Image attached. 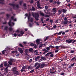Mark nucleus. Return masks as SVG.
Listing matches in <instances>:
<instances>
[{
  "instance_id": "57",
  "label": "nucleus",
  "mask_w": 76,
  "mask_h": 76,
  "mask_svg": "<svg viewBox=\"0 0 76 76\" xmlns=\"http://www.w3.org/2000/svg\"><path fill=\"white\" fill-rule=\"evenodd\" d=\"M68 68L69 69H71L72 68L71 65L70 66H69L68 67Z\"/></svg>"
},
{
  "instance_id": "40",
  "label": "nucleus",
  "mask_w": 76,
  "mask_h": 76,
  "mask_svg": "<svg viewBox=\"0 0 76 76\" xmlns=\"http://www.w3.org/2000/svg\"><path fill=\"white\" fill-rule=\"evenodd\" d=\"M30 20V21H31V22H33V18H31V19L30 20Z\"/></svg>"
},
{
  "instance_id": "13",
  "label": "nucleus",
  "mask_w": 76,
  "mask_h": 76,
  "mask_svg": "<svg viewBox=\"0 0 76 76\" xmlns=\"http://www.w3.org/2000/svg\"><path fill=\"white\" fill-rule=\"evenodd\" d=\"M45 66V63H42V64L40 65V68H44Z\"/></svg>"
},
{
  "instance_id": "19",
  "label": "nucleus",
  "mask_w": 76,
  "mask_h": 76,
  "mask_svg": "<svg viewBox=\"0 0 76 76\" xmlns=\"http://www.w3.org/2000/svg\"><path fill=\"white\" fill-rule=\"evenodd\" d=\"M42 50L44 52H45L43 53V54H45L48 52V50H46V49H43V50Z\"/></svg>"
},
{
  "instance_id": "17",
  "label": "nucleus",
  "mask_w": 76,
  "mask_h": 76,
  "mask_svg": "<svg viewBox=\"0 0 76 76\" xmlns=\"http://www.w3.org/2000/svg\"><path fill=\"white\" fill-rule=\"evenodd\" d=\"M62 13V10L60 9L59 10H58V15H60Z\"/></svg>"
},
{
  "instance_id": "39",
  "label": "nucleus",
  "mask_w": 76,
  "mask_h": 76,
  "mask_svg": "<svg viewBox=\"0 0 76 76\" xmlns=\"http://www.w3.org/2000/svg\"><path fill=\"white\" fill-rule=\"evenodd\" d=\"M34 69H32V70H31V71H30V73H33V72H34Z\"/></svg>"
},
{
  "instance_id": "47",
  "label": "nucleus",
  "mask_w": 76,
  "mask_h": 76,
  "mask_svg": "<svg viewBox=\"0 0 76 76\" xmlns=\"http://www.w3.org/2000/svg\"><path fill=\"white\" fill-rule=\"evenodd\" d=\"M32 25L31 23H29V26L30 27H31Z\"/></svg>"
},
{
  "instance_id": "59",
  "label": "nucleus",
  "mask_w": 76,
  "mask_h": 76,
  "mask_svg": "<svg viewBox=\"0 0 76 76\" xmlns=\"http://www.w3.org/2000/svg\"><path fill=\"white\" fill-rule=\"evenodd\" d=\"M34 43H31L30 44V45L31 46H34Z\"/></svg>"
},
{
  "instance_id": "11",
  "label": "nucleus",
  "mask_w": 76,
  "mask_h": 76,
  "mask_svg": "<svg viewBox=\"0 0 76 76\" xmlns=\"http://www.w3.org/2000/svg\"><path fill=\"white\" fill-rule=\"evenodd\" d=\"M18 51H19V52H20V53H21V54H22V53H23V50L21 48H19V49H18Z\"/></svg>"
},
{
  "instance_id": "3",
  "label": "nucleus",
  "mask_w": 76,
  "mask_h": 76,
  "mask_svg": "<svg viewBox=\"0 0 76 76\" xmlns=\"http://www.w3.org/2000/svg\"><path fill=\"white\" fill-rule=\"evenodd\" d=\"M16 60L14 59H12V58L10 59V61H8V63L10 65H12L13 64V62H15Z\"/></svg>"
},
{
  "instance_id": "50",
  "label": "nucleus",
  "mask_w": 76,
  "mask_h": 76,
  "mask_svg": "<svg viewBox=\"0 0 76 76\" xmlns=\"http://www.w3.org/2000/svg\"><path fill=\"white\" fill-rule=\"evenodd\" d=\"M8 67H7L6 68H5V71H8Z\"/></svg>"
},
{
  "instance_id": "53",
  "label": "nucleus",
  "mask_w": 76,
  "mask_h": 76,
  "mask_svg": "<svg viewBox=\"0 0 76 76\" xmlns=\"http://www.w3.org/2000/svg\"><path fill=\"white\" fill-rule=\"evenodd\" d=\"M17 52L16 51H12V53L14 54L15 53H16Z\"/></svg>"
},
{
  "instance_id": "62",
  "label": "nucleus",
  "mask_w": 76,
  "mask_h": 76,
  "mask_svg": "<svg viewBox=\"0 0 76 76\" xmlns=\"http://www.w3.org/2000/svg\"><path fill=\"white\" fill-rule=\"evenodd\" d=\"M34 2V0H31V1H30V3L32 4Z\"/></svg>"
},
{
  "instance_id": "29",
  "label": "nucleus",
  "mask_w": 76,
  "mask_h": 76,
  "mask_svg": "<svg viewBox=\"0 0 76 76\" xmlns=\"http://www.w3.org/2000/svg\"><path fill=\"white\" fill-rule=\"evenodd\" d=\"M40 66V64H39V65H38L37 66V67H36V69H39V68Z\"/></svg>"
},
{
  "instance_id": "63",
  "label": "nucleus",
  "mask_w": 76,
  "mask_h": 76,
  "mask_svg": "<svg viewBox=\"0 0 76 76\" xmlns=\"http://www.w3.org/2000/svg\"><path fill=\"white\" fill-rule=\"evenodd\" d=\"M45 9H47L48 8V6H45Z\"/></svg>"
},
{
  "instance_id": "9",
  "label": "nucleus",
  "mask_w": 76,
  "mask_h": 76,
  "mask_svg": "<svg viewBox=\"0 0 76 76\" xmlns=\"http://www.w3.org/2000/svg\"><path fill=\"white\" fill-rule=\"evenodd\" d=\"M59 47L61 49H67L68 48V46H60Z\"/></svg>"
},
{
  "instance_id": "10",
  "label": "nucleus",
  "mask_w": 76,
  "mask_h": 76,
  "mask_svg": "<svg viewBox=\"0 0 76 76\" xmlns=\"http://www.w3.org/2000/svg\"><path fill=\"white\" fill-rule=\"evenodd\" d=\"M25 15L26 16H28V20H29L31 18V13H29V15L28 14V13H26V14H25Z\"/></svg>"
},
{
  "instance_id": "8",
  "label": "nucleus",
  "mask_w": 76,
  "mask_h": 76,
  "mask_svg": "<svg viewBox=\"0 0 76 76\" xmlns=\"http://www.w3.org/2000/svg\"><path fill=\"white\" fill-rule=\"evenodd\" d=\"M62 33V35H64L65 34V32H62V31H60L58 33V32H56V33H55V34H57L58 35H61Z\"/></svg>"
},
{
  "instance_id": "36",
  "label": "nucleus",
  "mask_w": 76,
  "mask_h": 76,
  "mask_svg": "<svg viewBox=\"0 0 76 76\" xmlns=\"http://www.w3.org/2000/svg\"><path fill=\"white\" fill-rule=\"evenodd\" d=\"M40 4H37V7H39V8H40V9H42V7L40 6Z\"/></svg>"
},
{
  "instance_id": "12",
  "label": "nucleus",
  "mask_w": 76,
  "mask_h": 76,
  "mask_svg": "<svg viewBox=\"0 0 76 76\" xmlns=\"http://www.w3.org/2000/svg\"><path fill=\"white\" fill-rule=\"evenodd\" d=\"M36 43L37 45H39V44H40V40L39 39H37L36 41Z\"/></svg>"
},
{
  "instance_id": "34",
  "label": "nucleus",
  "mask_w": 76,
  "mask_h": 76,
  "mask_svg": "<svg viewBox=\"0 0 76 76\" xmlns=\"http://www.w3.org/2000/svg\"><path fill=\"white\" fill-rule=\"evenodd\" d=\"M41 58L42 59H43V60H46V58H45V57H41Z\"/></svg>"
},
{
  "instance_id": "60",
  "label": "nucleus",
  "mask_w": 76,
  "mask_h": 76,
  "mask_svg": "<svg viewBox=\"0 0 76 76\" xmlns=\"http://www.w3.org/2000/svg\"><path fill=\"white\" fill-rule=\"evenodd\" d=\"M74 50H71V52H70V53H74Z\"/></svg>"
},
{
  "instance_id": "24",
  "label": "nucleus",
  "mask_w": 76,
  "mask_h": 76,
  "mask_svg": "<svg viewBox=\"0 0 76 76\" xmlns=\"http://www.w3.org/2000/svg\"><path fill=\"white\" fill-rule=\"evenodd\" d=\"M27 69H32V66L30 65V66H29L28 67L27 66Z\"/></svg>"
},
{
  "instance_id": "26",
  "label": "nucleus",
  "mask_w": 76,
  "mask_h": 76,
  "mask_svg": "<svg viewBox=\"0 0 76 76\" xmlns=\"http://www.w3.org/2000/svg\"><path fill=\"white\" fill-rule=\"evenodd\" d=\"M76 58V57H74L73 58H72L71 59V61H75V59Z\"/></svg>"
},
{
  "instance_id": "30",
  "label": "nucleus",
  "mask_w": 76,
  "mask_h": 76,
  "mask_svg": "<svg viewBox=\"0 0 76 76\" xmlns=\"http://www.w3.org/2000/svg\"><path fill=\"white\" fill-rule=\"evenodd\" d=\"M62 11L64 13H66L67 12V10L64 9H62Z\"/></svg>"
},
{
  "instance_id": "22",
  "label": "nucleus",
  "mask_w": 76,
  "mask_h": 76,
  "mask_svg": "<svg viewBox=\"0 0 76 76\" xmlns=\"http://www.w3.org/2000/svg\"><path fill=\"white\" fill-rule=\"evenodd\" d=\"M40 56H37L35 58V60H36V61H37V60L39 59V58H40Z\"/></svg>"
},
{
  "instance_id": "43",
  "label": "nucleus",
  "mask_w": 76,
  "mask_h": 76,
  "mask_svg": "<svg viewBox=\"0 0 76 76\" xmlns=\"http://www.w3.org/2000/svg\"><path fill=\"white\" fill-rule=\"evenodd\" d=\"M48 39V37H46V38L45 39V40H44V41H46V40H47V39Z\"/></svg>"
},
{
  "instance_id": "2",
  "label": "nucleus",
  "mask_w": 76,
  "mask_h": 76,
  "mask_svg": "<svg viewBox=\"0 0 76 76\" xmlns=\"http://www.w3.org/2000/svg\"><path fill=\"white\" fill-rule=\"evenodd\" d=\"M32 15L33 17H34L37 20H39L38 18L39 17V15L38 13H36L35 14L34 13H32Z\"/></svg>"
},
{
  "instance_id": "52",
  "label": "nucleus",
  "mask_w": 76,
  "mask_h": 76,
  "mask_svg": "<svg viewBox=\"0 0 76 76\" xmlns=\"http://www.w3.org/2000/svg\"><path fill=\"white\" fill-rule=\"evenodd\" d=\"M53 20H50V22L51 23H53Z\"/></svg>"
},
{
  "instance_id": "49",
  "label": "nucleus",
  "mask_w": 76,
  "mask_h": 76,
  "mask_svg": "<svg viewBox=\"0 0 76 76\" xmlns=\"http://www.w3.org/2000/svg\"><path fill=\"white\" fill-rule=\"evenodd\" d=\"M64 25H66L67 23L66 21H64Z\"/></svg>"
},
{
  "instance_id": "61",
  "label": "nucleus",
  "mask_w": 76,
  "mask_h": 76,
  "mask_svg": "<svg viewBox=\"0 0 76 76\" xmlns=\"http://www.w3.org/2000/svg\"><path fill=\"white\" fill-rule=\"evenodd\" d=\"M59 20L58 19H56V23H58V22Z\"/></svg>"
},
{
  "instance_id": "5",
  "label": "nucleus",
  "mask_w": 76,
  "mask_h": 76,
  "mask_svg": "<svg viewBox=\"0 0 76 76\" xmlns=\"http://www.w3.org/2000/svg\"><path fill=\"white\" fill-rule=\"evenodd\" d=\"M16 67H14V68H13V69H12V71L15 74H16L17 75H19V72L18 71H16Z\"/></svg>"
},
{
  "instance_id": "27",
  "label": "nucleus",
  "mask_w": 76,
  "mask_h": 76,
  "mask_svg": "<svg viewBox=\"0 0 76 76\" xmlns=\"http://www.w3.org/2000/svg\"><path fill=\"white\" fill-rule=\"evenodd\" d=\"M20 34H21V36H22L23 34H24V32L23 31H21L20 32Z\"/></svg>"
},
{
  "instance_id": "45",
  "label": "nucleus",
  "mask_w": 76,
  "mask_h": 76,
  "mask_svg": "<svg viewBox=\"0 0 76 76\" xmlns=\"http://www.w3.org/2000/svg\"><path fill=\"white\" fill-rule=\"evenodd\" d=\"M6 51V50H3V51H2V53L3 54H4L5 53V51Z\"/></svg>"
},
{
  "instance_id": "32",
  "label": "nucleus",
  "mask_w": 76,
  "mask_h": 76,
  "mask_svg": "<svg viewBox=\"0 0 76 76\" xmlns=\"http://www.w3.org/2000/svg\"><path fill=\"white\" fill-rule=\"evenodd\" d=\"M7 62H5L4 63V65L5 66H7Z\"/></svg>"
},
{
  "instance_id": "6",
  "label": "nucleus",
  "mask_w": 76,
  "mask_h": 76,
  "mask_svg": "<svg viewBox=\"0 0 76 76\" xmlns=\"http://www.w3.org/2000/svg\"><path fill=\"white\" fill-rule=\"evenodd\" d=\"M70 39H69V40H66V42H67V43H71L72 42V43L73 44L74 42H75L76 41V40H73V39H71V40H70Z\"/></svg>"
},
{
  "instance_id": "46",
  "label": "nucleus",
  "mask_w": 76,
  "mask_h": 76,
  "mask_svg": "<svg viewBox=\"0 0 76 76\" xmlns=\"http://www.w3.org/2000/svg\"><path fill=\"white\" fill-rule=\"evenodd\" d=\"M38 63H36V64H35L34 66L35 67L37 66V65H38Z\"/></svg>"
},
{
  "instance_id": "21",
  "label": "nucleus",
  "mask_w": 76,
  "mask_h": 76,
  "mask_svg": "<svg viewBox=\"0 0 76 76\" xmlns=\"http://www.w3.org/2000/svg\"><path fill=\"white\" fill-rule=\"evenodd\" d=\"M29 51L30 52H32V53L34 52V50L32 48H31V49H29Z\"/></svg>"
},
{
  "instance_id": "33",
  "label": "nucleus",
  "mask_w": 76,
  "mask_h": 76,
  "mask_svg": "<svg viewBox=\"0 0 76 76\" xmlns=\"http://www.w3.org/2000/svg\"><path fill=\"white\" fill-rule=\"evenodd\" d=\"M36 9L34 7H32V9H31L30 10H34L35 11V10Z\"/></svg>"
},
{
  "instance_id": "14",
  "label": "nucleus",
  "mask_w": 76,
  "mask_h": 76,
  "mask_svg": "<svg viewBox=\"0 0 76 76\" xmlns=\"http://www.w3.org/2000/svg\"><path fill=\"white\" fill-rule=\"evenodd\" d=\"M9 4L10 5V6H12L13 7V9H15V6H16V5H15V4H13L12 3H10Z\"/></svg>"
},
{
  "instance_id": "15",
  "label": "nucleus",
  "mask_w": 76,
  "mask_h": 76,
  "mask_svg": "<svg viewBox=\"0 0 76 76\" xmlns=\"http://www.w3.org/2000/svg\"><path fill=\"white\" fill-rule=\"evenodd\" d=\"M11 19L13 20H14V21H16V20H17L16 18H15V19H14V16H11Z\"/></svg>"
},
{
  "instance_id": "58",
  "label": "nucleus",
  "mask_w": 76,
  "mask_h": 76,
  "mask_svg": "<svg viewBox=\"0 0 76 76\" xmlns=\"http://www.w3.org/2000/svg\"><path fill=\"white\" fill-rule=\"evenodd\" d=\"M32 61H33L32 59H30V61H29V62L30 63H31V62Z\"/></svg>"
},
{
  "instance_id": "44",
  "label": "nucleus",
  "mask_w": 76,
  "mask_h": 76,
  "mask_svg": "<svg viewBox=\"0 0 76 76\" xmlns=\"http://www.w3.org/2000/svg\"><path fill=\"white\" fill-rule=\"evenodd\" d=\"M28 49H26L25 50V52H26V53H28Z\"/></svg>"
},
{
  "instance_id": "55",
  "label": "nucleus",
  "mask_w": 76,
  "mask_h": 76,
  "mask_svg": "<svg viewBox=\"0 0 76 76\" xmlns=\"http://www.w3.org/2000/svg\"><path fill=\"white\" fill-rule=\"evenodd\" d=\"M50 49V48L49 47H47V48H46V49L47 50H49Z\"/></svg>"
},
{
  "instance_id": "4",
  "label": "nucleus",
  "mask_w": 76,
  "mask_h": 76,
  "mask_svg": "<svg viewBox=\"0 0 76 76\" xmlns=\"http://www.w3.org/2000/svg\"><path fill=\"white\" fill-rule=\"evenodd\" d=\"M8 24H9V26H10V27L9 28V29L10 30V31H13V28H12V24H11V20H10V21L8 23Z\"/></svg>"
},
{
  "instance_id": "28",
  "label": "nucleus",
  "mask_w": 76,
  "mask_h": 76,
  "mask_svg": "<svg viewBox=\"0 0 76 76\" xmlns=\"http://www.w3.org/2000/svg\"><path fill=\"white\" fill-rule=\"evenodd\" d=\"M64 20L66 21V23H67L68 22V20H67V18L66 17L64 18Z\"/></svg>"
},
{
  "instance_id": "20",
  "label": "nucleus",
  "mask_w": 76,
  "mask_h": 76,
  "mask_svg": "<svg viewBox=\"0 0 76 76\" xmlns=\"http://www.w3.org/2000/svg\"><path fill=\"white\" fill-rule=\"evenodd\" d=\"M58 4H60L61 3V2L60 1H55V2L53 3L54 4H56L57 3Z\"/></svg>"
},
{
  "instance_id": "42",
  "label": "nucleus",
  "mask_w": 76,
  "mask_h": 76,
  "mask_svg": "<svg viewBox=\"0 0 76 76\" xmlns=\"http://www.w3.org/2000/svg\"><path fill=\"white\" fill-rule=\"evenodd\" d=\"M45 17H50V15H45Z\"/></svg>"
},
{
  "instance_id": "31",
  "label": "nucleus",
  "mask_w": 76,
  "mask_h": 76,
  "mask_svg": "<svg viewBox=\"0 0 76 76\" xmlns=\"http://www.w3.org/2000/svg\"><path fill=\"white\" fill-rule=\"evenodd\" d=\"M11 14H7L6 15V16H7V18H9V17H10V16H11Z\"/></svg>"
},
{
  "instance_id": "48",
  "label": "nucleus",
  "mask_w": 76,
  "mask_h": 76,
  "mask_svg": "<svg viewBox=\"0 0 76 76\" xmlns=\"http://www.w3.org/2000/svg\"><path fill=\"white\" fill-rule=\"evenodd\" d=\"M23 1H20L19 3H20V5H22V4L23 3Z\"/></svg>"
},
{
  "instance_id": "18",
  "label": "nucleus",
  "mask_w": 76,
  "mask_h": 76,
  "mask_svg": "<svg viewBox=\"0 0 76 76\" xmlns=\"http://www.w3.org/2000/svg\"><path fill=\"white\" fill-rule=\"evenodd\" d=\"M51 53H52L51 52H49V53H48L45 55V56H46V58H47L48 56H49V55Z\"/></svg>"
},
{
  "instance_id": "16",
  "label": "nucleus",
  "mask_w": 76,
  "mask_h": 76,
  "mask_svg": "<svg viewBox=\"0 0 76 76\" xmlns=\"http://www.w3.org/2000/svg\"><path fill=\"white\" fill-rule=\"evenodd\" d=\"M53 11L54 12V14H55L56 12V11L57 10L56 8H53Z\"/></svg>"
},
{
  "instance_id": "54",
  "label": "nucleus",
  "mask_w": 76,
  "mask_h": 76,
  "mask_svg": "<svg viewBox=\"0 0 76 76\" xmlns=\"http://www.w3.org/2000/svg\"><path fill=\"white\" fill-rule=\"evenodd\" d=\"M60 75H64V72H62L61 73H60Z\"/></svg>"
},
{
  "instance_id": "37",
  "label": "nucleus",
  "mask_w": 76,
  "mask_h": 76,
  "mask_svg": "<svg viewBox=\"0 0 76 76\" xmlns=\"http://www.w3.org/2000/svg\"><path fill=\"white\" fill-rule=\"evenodd\" d=\"M19 45L21 47V48H23L24 46H23V45L21 43H20Z\"/></svg>"
},
{
  "instance_id": "41",
  "label": "nucleus",
  "mask_w": 76,
  "mask_h": 76,
  "mask_svg": "<svg viewBox=\"0 0 76 76\" xmlns=\"http://www.w3.org/2000/svg\"><path fill=\"white\" fill-rule=\"evenodd\" d=\"M55 48L56 49L58 50V49H59L60 47V46H56Z\"/></svg>"
},
{
  "instance_id": "56",
  "label": "nucleus",
  "mask_w": 76,
  "mask_h": 76,
  "mask_svg": "<svg viewBox=\"0 0 76 76\" xmlns=\"http://www.w3.org/2000/svg\"><path fill=\"white\" fill-rule=\"evenodd\" d=\"M23 6H24V7H26L27 6L26 3H24Z\"/></svg>"
},
{
  "instance_id": "64",
  "label": "nucleus",
  "mask_w": 76,
  "mask_h": 76,
  "mask_svg": "<svg viewBox=\"0 0 76 76\" xmlns=\"http://www.w3.org/2000/svg\"><path fill=\"white\" fill-rule=\"evenodd\" d=\"M23 43L24 44H27V42H23Z\"/></svg>"
},
{
  "instance_id": "35",
  "label": "nucleus",
  "mask_w": 76,
  "mask_h": 76,
  "mask_svg": "<svg viewBox=\"0 0 76 76\" xmlns=\"http://www.w3.org/2000/svg\"><path fill=\"white\" fill-rule=\"evenodd\" d=\"M40 15H42V16H45V15H44V13H43L42 12H40Z\"/></svg>"
},
{
  "instance_id": "51",
  "label": "nucleus",
  "mask_w": 76,
  "mask_h": 76,
  "mask_svg": "<svg viewBox=\"0 0 76 76\" xmlns=\"http://www.w3.org/2000/svg\"><path fill=\"white\" fill-rule=\"evenodd\" d=\"M58 51H59L58 50L56 49V50L55 51V53H57V52H58Z\"/></svg>"
},
{
  "instance_id": "25",
  "label": "nucleus",
  "mask_w": 76,
  "mask_h": 76,
  "mask_svg": "<svg viewBox=\"0 0 76 76\" xmlns=\"http://www.w3.org/2000/svg\"><path fill=\"white\" fill-rule=\"evenodd\" d=\"M56 41H58V40H60V39H61V37H60V36H59V37L56 38Z\"/></svg>"
},
{
  "instance_id": "7",
  "label": "nucleus",
  "mask_w": 76,
  "mask_h": 76,
  "mask_svg": "<svg viewBox=\"0 0 76 76\" xmlns=\"http://www.w3.org/2000/svg\"><path fill=\"white\" fill-rule=\"evenodd\" d=\"M22 69H21L20 71L21 72H23V71H25V69H27V67H26V66H23L22 68Z\"/></svg>"
},
{
  "instance_id": "23",
  "label": "nucleus",
  "mask_w": 76,
  "mask_h": 76,
  "mask_svg": "<svg viewBox=\"0 0 76 76\" xmlns=\"http://www.w3.org/2000/svg\"><path fill=\"white\" fill-rule=\"evenodd\" d=\"M7 29H8V26H6L4 27V30H5L6 31H7Z\"/></svg>"
},
{
  "instance_id": "38",
  "label": "nucleus",
  "mask_w": 76,
  "mask_h": 76,
  "mask_svg": "<svg viewBox=\"0 0 76 76\" xmlns=\"http://www.w3.org/2000/svg\"><path fill=\"white\" fill-rule=\"evenodd\" d=\"M52 53H51V55H50V56L51 57H53L54 55L53 54V52H52Z\"/></svg>"
},
{
  "instance_id": "1",
  "label": "nucleus",
  "mask_w": 76,
  "mask_h": 76,
  "mask_svg": "<svg viewBox=\"0 0 76 76\" xmlns=\"http://www.w3.org/2000/svg\"><path fill=\"white\" fill-rule=\"evenodd\" d=\"M55 69L54 67H53L50 69V73H51L52 74H57V72L56 70L54 71V70Z\"/></svg>"
}]
</instances>
